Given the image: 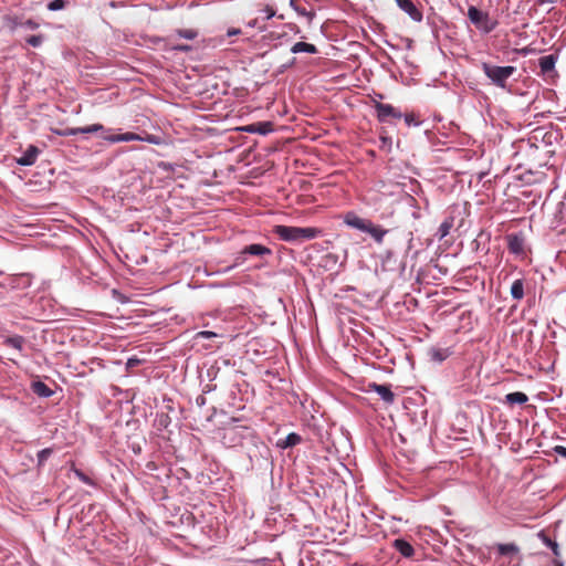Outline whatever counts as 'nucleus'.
I'll list each match as a JSON object with an SVG mask.
<instances>
[{
  "label": "nucleus",
  "mask_w": 566,
  "mask_h": 566,
  "mask_svg": "<svg viewBox=\"0 0 566 566\" xmlns=\"http://www.w3.org/2000/svg\"><path fill=\"white\" fill-rule=\"evenodd\" d=\"M536 4L542 6L544 3H553L554 0H534Z\"/></svg>",
  "instance_id": "a19ab883"
},
{
  "label": "nucleus",
  "mask_w": 566,
  "mask_h": 566,
  "mask_svg": "<svg viewBox=\"0 0 566 566\" xmlns=\"http://www.w3.org/2000/svg\"><path fill=\"white\" fill-rule=\"evenodd\" d=\"M301 436L295 432H292L287 434L284 439L279 440L277 446L282 449H287L301 443Z\"/></svg>",
  "instance_id": "f3484780"
},
{
  "label": "nucleus",
  "mask_w": 566,
  "mask_h": 566,
  "mask_svg": "<svg viewBox=\"0 0 566 566\" xmlns=\"http://www.w3.org/2000/svg\"><path fill=\"white\" fill-rule=\"evenodd\" d=\"M65 7L64 0H53L48 4V9L51 11L61 10Z\"/></svg>",
  "instance_id": "c756f323"
},
{
  "label": "nucleus",
  "mask_w": 566,
  "mask_h": 566,
  "mask_svg": "<svg viewBox=\"0 0 566 566\" xmlns=\"http://www.w3.org/2000/svg\"><path fill=\"white\" fill-rule=\"evenodd\" d=\"M240 33H241V30L240 29H235V28L229 29L228 32H227L228 36L238 35Z\"/></svg>",
  "instance_id": "58836bf2"
},
{
  "label": "nucleus",
  "mask_w": 566,
  "mask_h": 566,
  "mask_svg": "<svg viewBox=\"0 0 566 566\" xmlns=\"http://www.w3.org/2000/svg\"><path fill=\"white\" fill-rule=\"evenodd\" d=\"M497 552L500 555L506 556L516 554L518 552V547L515 544H499Z\"/></svg>",
  "instance_id": "b1692460"
},
{
  "label": "nucleus",
  "mask_w": 566,
  "mask_h": 566,
  "mask_svg": "<svg viewBox=\"0 0 566 566\" xmlns=\"http://www.w3.org/2000/svg\"><path fill=\"white\" fill-rule=\"evenodd\" d=\"M244 130L249 133L268 134L272 130V124L269 122L255 123L245 127Z\"/></svg>",
  "instance_id": "aec40b11"
},
{
  "label": "nucleus",
  "mask_w": 566,
  "mask_h": 566,
  "mask_svg": "<svg viewBox=\"0 0 566 566\" xmlns=\"http://www.w3.org/2000/svg\"><path fill=\"white\" fill-rule=\"evenodd\" d=\"M344 223L350 228L368 233L378 244L382 243L384 237L388 233L387 229L374 224L368 219L360 218L353 211L345 214Z\"/></svg>",
  "instance_id": "f03ea898"
},
{
  "label": "nucleus",
  "mask_w": 566,
  "mask_h": 566,
  "mask_svg": "<svg viewBox=\"0 0 566 566\" xmlns=\"http://www.w3.org/2000/svg\"><path fill=\"white\" fill-rule=\"evenodd\" d=\"M75 473L84 483L92 484L91 479L88 476H86L83 472L76 470Z\"/></svg>",
  "instance_id": "f704fd0d"
},
{
  "label": "nucleus",
  "mask_w": 566,
  "mask_h": 566,
  "mask_svg": "<svg viewBox=\"0 0 566 566\" xmlns=\"http://www.w3.org/2000/svg\"><path fill=\"white\" fill-rule=\"evenodd\" d=\"M174 50H178V51H188L190 50V46L189 45H175L172 46Z\"/></svg>",
  "instance_id": "ea45409f"
},
{
  "label": "nucleus",
  "mask_w": 566,
  "mask_h": 566,
  "mask_svg": "<svg viewBox=\"0 0 566 566\" xmlns=\"http://www.w3.org/2000/svg\"><path fill=\"white\" fill-rule=\"evenodd\" d=\"M450 353L448 349L432 348L430 349V356L436 361H443L449 357Z\"/></svg>",
  "instance_id": "393cba45"
},
{
  "label": "nucleus",
  "mask_w": 566,
  "mask_h": 566,
  "mask_svg": "<svg viewBox=\"0 0 566 566\" xmlns=\"http://www.w3.org/2000/svg\"><path fill=\"white\" fill-rule=\"evenodd\" d=\"M451 227H452V221L442 222L439 227L440 238H444L446 235H448Z\"/></svg>",
  "instance_id": "c85d7f7f"
},
{
  "label": "nucleus",
  "mask_w": 566,
  "mask_h": 566,
  "mask_svg": "<svg viewBox=\"0 0 566 566\" xmlns=\"http://www.w3.org/2000/svg\"><path fill=\"white\" fill-rule=\"evenodd\" d=\"M395 2L413 21L420 22L422 20V12L415 6L411 0H395Z\"/></svg>",
  "instance_id": "6e6552de"
},
{
  "label": "nucleus",
  "mask_w": 566,
  "mask_h": 566,
  "mask_svg": "<svg viewBox=\"0 0 566 566\" xmlns=\"http://www.w3.org/2000/svg\"><path fill=\"white\" fill-rule=\"evenodd\" d=\"M53 450L51 448H45L43 450H41L39 453H38V465L39 467H42L45 461L49 459V457L52 454Z\"/></svg>",
  "instance_id": "bb28decb"
},
{
  "label": "nucleus",
  "mask_w": 566,
  "mask_h": 566,
  "mask_svg": "<svg viewBox=\"0 0 566 566\" xmlns=\"http://www.w3.org/2000/svg\"><path fill=\"white\" fill-rule=\"evenodd\" d=\"M213 337H217V334L214 332H210V331H201V332H198L195 336L196 339L198 338H213Z\"/></svg>",
  "instance_id": "473e14b6"
},
{
  "label": "nucleus",
  "mask_w": 566,
  "mask_h": 566,
  "mask_svg": "<svg viewBox=\"0 0 566 566\" xmlns=\"http://www.w3.org/2000/svg\"><path fill=\"white\" fill-rule=\"evenodd\" d=\"M394 547L405 557H411L415 553L411 544L402 538L395 539Z\"/></svg>",
  "instance_id": "2eb2a0df"
},
{
  "label": "nucleus",
  "mask_w": 566,
  "mask_h": 566,
  "mask_svg": "<svg viewBox=\"0 0 566 566\" xmlns=\"http://www.w3.org/2000/svg\"><path fill=\"white\" fill-rule=\"evenodd\" d=\"M104 139L111 142V143H118V142L142 140L143 137L138 134L129 132V133H124V134L105 136Z\"/></svg>",
  "instance_id": "ddd939ff"
},
{
  "label": "nucleus",
  "mask_w": 566,
  "mask_h": 566,
  "mask_svg": "<svg viewBox=\"0 0 566 566\" xmlns=\"http://www.w3.org/2000/svg\"><path fill=\"white\" fill-rule=\"evenodd\" d=\"M368 390L378 394L380 398L387 403H392L395 400V394L391 391L389 385H379L376 382H371L368 385Z\"/></svg>",
  "instance_id": "1a4fd4ad"
},
{
  "label": "nucleus",
  "mask_w": 566,
  "mask_h": 566,
  "mask_svg": "<svg viewBox=\"0 0 566 566\" xmlns=\"http://www.w3.org/2000/svg\"><path fill=\"white\" fill-rule=\"evenodd\" d=\"M538 536L542 538V541L553 551L555 556L559 555V547L558 544L551 539L547 535H545L543 532L538 534Z\"/></svg>",
  "instance_id": "a878e982"
},
{
  "label": "nucleus",
  "mask_w": 566,
  "mask_h": 566,
  "mask_svg": "<svg viewBox=\"0 0 566 566\" xmlns=\"http://www.w3.org/2000/svg\"><path fill=\"white\" fill-rule=\"evenodd\" d=\"M248 25H249V27H252V28H253V27H255V25H256V19H254V20L250 21V22L248 23Z\"/></svg>",
  "instance_id": "37998d69"
},
{
  "label": "nucleus",
  "mask_w": 566,
  "mask_h": 566,
  "mask_svg": "<svg viewBox=\"0 0 566 566\" xmlns=\"http://www.w3.org/2000/svg\"><path fill=\"white\" fill-rule=\"evenodd\" d=\"M405 122L408 126H411V125H420V120L417 118L416 114L415 113H409V114H406L405 115Z\"/></svg>",
  "instance_id": "7c9ffc66"
},
{
  "label": "nucleus",
  "mask_w": 566,
  "mask_h": 566,
  "mask_svg": "<svg viewBox=\"0 0 566 566\" xmlns=\"http://www.w3.org/2000/svg\"><path fill=\"white\" fill-rule=\"evenodd\" d=\"M24 342L25 340H24L23 336L14 335V336L7 337L3 340V345L12 347V348L21 352L23 349Z\"/></svg>",
  "instance_id": "4be33fe9"
},
{
  "label": "nucleus",
  "mask_w": 566,
  "mask_h": 566,
  "mask_svg": "<svg viewBox=\"0 0 566 566\" xmlns=\"http://www.w3.org/2000/svg\"><path fill=\"white\" fill-rule=\"evenodd\" d=\"M103 129H104V126L102 124H93V125H88V126H85V127L67 128V129L64 130L63 135L64 136H75V135H78V134L96 133V132H99V130H103Z\"/></svg>",
  "instance_id": "9b49d317"
},
{
  "label": "nucleus",
  "mask_w": 566,
  "mask_h": 566,
  "mask_svg": "<svg viewBox=\"0 0 566 566\" xmlns=\"http://www.w3.org/2000/svg\"><path fill=\"white\" fill-rule=\"evenodd\" d=\"M142 140L148 142L150 144H159V138L155 135H146V137H143Z\"/></svg>",
  "instance_id": "72a5a7b5"
},
{
  "label": "nucleus",
  "mask_w": 566,
  "mask_h": 566,
  "mask_svg": "<svg viewBox=\"0 0 566 566\" xmlns=\"http://www.w3.org/2000/svg\"><path fill=\"white\" fill-rule=\"evenodd\" d=\"M555 566H563L560 562H555Z\"/></svg>",
  "instance_id": "c03bdc74"
},
{
  "label": "nucleus",
  "mask_w": 566,
  "mask_h": 566,
  "mask_svg": "<svg viewBox=\"0 0 566 566\" xmlns=\"http://www.w3.org/2000/svg\"><path fill=\"white\" fill-rule=\"evenodd\" d=\"M554 450H555V452H556L557 454H559L560 457L566 458V447H563V446H556V447L554 448Z\"/></svg>",
  "instance_id": "c9c22d12"
},
{
  "label": "nucleus",
  "mask_w": 566,
  "mask_h": 566,
  "mask_svg": "<svg viewBox=\"0 0 566 566\" xmlns=\"http://www.w3.org/2000/svg\"><path fill=\"white\" fill-rule=\"evenodd\" d=\"M557 57L553 54L539 57L538 65L543 74H549L554 71Z\"/></svg>",
  "instance_id": "f8f14e48"
},
{
  "label": "nucleus",
  "mask_w": 566,
  "mask_h": 566,
  "mask_svg": "<svg viewBox=\"0 0 566 566\" xmlns=\"http://www.w3.org/2000/svg\"><path fill=\"white\" fill-rule=\"evenodd\" d=\"M31 285V276L27 273L9 275L0 282V287L8 291L25 290Z\"/></svg>",
  "instance_id": "39448f33"
},
{
  "label": "nucleus",
  "mask_w": 566,
  "mask_h": 566,
  "mask_svg": "<svg viewBox=\"0 0 566 566\" xmlns=\"http://www.w3.org/2000/svg\"><path fill=\"white\" fill-rule=\"evenodd\" d=\"M524 289H525V281L523 279L515 280L512 283L511 290H510L512 298L515 301H521L525 295Z\"/></svg>",
  "instance_id": "4468645a"
},
{
  "label": "nucleus",
  "mask_w": 566,
  "mask_h": 566,
  "mask_svg": "<svg viewBox=\"0 0 566 566\" xmlns=\"http://www.w3.org/2000/svg\"><path fill=\"white\" fill-rule=\"evenodd\" d=\"M509 251L520 258L525 256V240L521 233H511L506 235Z\"/></svg>",
  "instance_id": "0eeeda50"
},
{
  "label": "nucleus",
  "mask_w": 566,
  "mask_h": 566,
  "mask_svg": "<svg viewBox=\"0 0 566 566\" xmlns=\"http://www.w3.org/2000/svg\"><path fill=\"white\" fill-rule=\"evenodd\" d=\"M40 150L36 146L30 145L23 155L17 159V163L21 166H31L35 163Z\"/></svg>",
  "instance_id": "9d476101"
},
{
  "label": "nucleus",
  "mask_w": 566,
  "mask_h": 566,
  "mask_svg": "<svg viewBox=\"0 0 566 566\" xmlns=\"http://www.w3.org/2000/svg\"><path fill=\"white\" fill-rule=\"evenodd\" d=\"M290 6L300 14L307 18L308 21H312L315 13L313 11H308L304 6L301 4V0H290Z\"/></svg>",
  "instance_id": "412c9836"
},
{
  "label": "nucleus",
  "mask_w": 566,
  "mask_h": 566,
  "mask_svg": "<svg viewBox=\"0 0 566 566\" xmlns=\"http://www.w3.org/2000/svg\"><path fill=\"white\" fill-rule=\"evenodd\" d=\"M528 400V397L522 391H515L505 396V401L510 405H523Z\"/></svg>",
  "instance_id": "5701e85b"
},
{
  "label": "nucleus",
  "mask_w": 566,
  "mask_h": 566,
  "mask_svg": "<svg viewBox=\"0 0 566 566\" xmlns=\"http://www.w3.org/2000/svg\"><path fill=\"white\" fill-rule=\"evenodd\" d=\"M468 18L476 29L484 33L492 32L497 25V21L492 19L489 13L481 11L474 6L469 7Z\"/></svg>",
  "instance_id": "20e7f679"
},
{
  "label": "nucleus",
  "mask_w": 566,
  "mask_h": 566,
  "mask_svg": "<svg viewBox=\"0 0 566 566\" xmlns=\"http://www.w3.org/2000/svg\"><path fill=\"white\" fill-rule=\"evenodd\" d=\"M27 42H28L30 45H32V46L36 48V46L41 45V43L43 42V35H40V34H38V35H30V36L27 39Z\"/></svg>",
  "instance_id": "2f4dec72"
},
{
  "label": "nucleus",
  "mask_w": 566,
  "mask_h": 566,
  "mask_svg": "<svg viewBox=\"0 0 566 566\" xmlns=\"http://www.w3.org/2000/svg\"><path fill=\"white\" fill-rule=\"evenodd\" d=\"M242 253L260 256L271 254V250L262 244H250L242 250Z\"/></svg>",
  "instance_id": "a211bd4d"
},
{
  "label": "nucleus",
  "mask_w": 566,
  "mask_h": 566,
  "mask_svg": "<svg viewBox=\"0 0 566 566\" xmlns=\"http://www.w3.org/2000/svg\"><path fill=\"white\" fill-rule=\"evenodd\" d=\"M273 233L281 240L287 242H304L322 235L323 231L315 227H290V226H275Z\"/></svg>",
  "instance_id": "f257e3e1"
},
{
  "label": "nucleus",
  "mask_w": 566,
  "mask_h": 566,
  "mask_svg": "<svg viewBox=\"0 0 566 566\" xmlns=\"http://www.w3.org/2000/svg\"><path fill=\"white\" fill-rule=\"evenodd\" d=\"M481 67L486 77L497 87L505 88L507 80L515 73L514 66H499L483 62Z\"/></svg>",
  "instance_id": "7ed1b4c3"
},
{
  "label": "nucleus",
  "mask_w": 566,
  "mask_h": 566,
  "mask_svg": "<svg viewBox=\"0 0 566 566\" xmlns=\"http://www.w3.org/2000/svg\"><path fill=\"white\" fill-rule=\"evenodd\" d=\"M24 25L29 29H36L39 27V24L36 22H34L33 20H28L24 22Z\"/></svg>",
  "instance_id": "4c0bfd02"
},
{
  "label": "nucleus",
  "mask_w": 566,
  "mask_h": 566,
  "mask_svg": "<svg viewBox=\"0 0 566 566\" xmlns=\"http://www.w3.org/2000/svg\"><path fill=\"white\" fill-rule=\"evenodd\" d=\"M291 52L292 53L306 52V53H310V54H316L318 51H317V48L314 44H311V43H307V42H296L291 48Z\"/></svg>",
  "instance_id": "6ab92c4d"
},
{
  "label": "nucleus",
  "mask_w": 566,
  "mask_h": 566,
  "mask_svg": "<svg viewBox=\"0 0 566 566\" xmlns=\"http://www.w3.org/2000/svg\"><path fill=\"white\" fill-rule=\"evenodd\" d=\"M374 107L377 113V119L381 123H387L389 122L390 118L400 119L402 117L400 111H398L390 104H384L374 101Z\"/></svg>",
  "instance_id": "423d86ee"
},
{
  "label": "nucleus",
  "mask_w": 566,
  "mask_h": 566,
  "mask_svg": "<svg viewBox=\"0 0 566 566\" xmlns=\"http://www.w3.org/2000/svg\"><path fill=\"white\" fill-rule=\"evenodd\" d=\"M265 13H266V19H271L275 15V11L272 7L270 6H266L265 9H264Z\"/></svg>",
  "instance_id": "e433bc0d"
},
{
  "label": "nucleus",
  "mask_w": 566,
  "mask_h": 566,
  "mask_svg": "<svg viewBox=\"0 0 566 566\" xmlns=\"http://www.w3.org/2000/svg\"><path fill=\"white\" fill-rule=\"evenodd\" d=\"M380 139H381L382 144H387V143L390 144V138H388L386 136H381Z\"/></svg>",
  "instance_id": "79ce46f5"
},
{
  "label": "nucleus",
  "mask_w": 566,
  "mask_h": 566,
  "mask_svg": "<svg viewBox=\"0 0 566 566\" xmlns=\"http://www.w3.org/2000/svg\"><path fill=\"white\" fill-rule=\"evenodd\" d=\"M31 389L39 397L48 398L53 395V390L49 386H46L43 381H40V380L33 381L31 385Z\"/></svg>",
  "instance_id": "dca6fc26"
},
{
  "label": "nucleus",
  "mask_w": 566,
  "mask_h": 566,
  "mask_svg": "<svg viewBox=\"0 0 566 566\" xmlns=\"http://www.w3.org/2000/svg\"><path fill=\"white\" fill-rule=\"evenodd\" d=\"M178 35L188 40L197 38L198 32L193 29H180L177 31Z\"/></svg>",
  "instance_id": "cd10ccee"
}]
</instances>
